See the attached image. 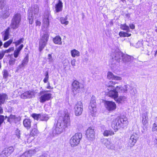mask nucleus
Masks as SVG:
<instances>
[{
  "mask_svg": "<svg viewBox=\"0 0 157 157\" xmlns=\"http://www.w3.org/2000/svg\"><path fill=\"white\" fill-rule=\"evenodd\" d=\"M70 120L69 114L65 113L60 117L59 120L55 125L53 128V134H60L61 133L65 128L70 125Z\"/></svg>",
  "mask_w": 157,
  "mask_h": 157,
  "instance_id": "f257e3e1",
  "label": "nucleus"
},
{
  "mask_svg": "<svg viewBox=\"0 0 157 157\" xmlns=\"http://www.w3.org/2000/svg\"><path fill=\"white\" fill-rule=\"evenodd\" d=\"M116 84L115 82L110 81L107 83L106 85L109 88H108V95L109 96L113 98L115 100L118 96V93H126L128 91L127 88L128 86L124 85L123 87L121 86H117L115 89H114L113 85Z\"/></svg>",
  "mask_w": 157,
  "mask_h": 157,
  "instance_id": "f03ea898",
  "label": "nucleus"
},
{
  "mask_svg": "<svg viewBox=\"0 0 157 157\" xmlns=\"http://www.w3.org/2000/svg\"><path fill=\"white\" fill-rule=\"evenodd\" d=\"M101 142L109 149L114 150L117 146L119 145L120 141L119 140L113 141L108 139H103L101 140Z\"/></svg>",
  "mask_w": 157,
  "mask_h": 157,
  "instance_id": "7ed1b4c3",
  "label": "nucleus"
},
{
  "mask_svg": "<svg viewBox=\"0 0 157 157\" xmlns=\"http://www.w3.org/2000/svg\"><path fill=\"white\" fill-rule=\"evenodd\" d=\"M39 11V7L37 5H34L33 7L29 10L28 18L29 20V22L30 24H32L33 23V13L35 17H36L38 16Z\"/></svg>",
  "mask_w": 157,
  "mask_h": 157,
  "instance_id": "20e7f679",
  "label": "nucleus"
},
{
  "mask_svg": "<svg viewBox=\"0 0 157 157\" xmlns=\"http://www.w3.org/2000/svg\"><path fill=\"white\" fill-rule=\"evenodd\" d=\"M21 20V16L20 13L15 14L12 19L10 27L13 29H16L19 26Z\"/></svg>",
  "mask_w": 157,
  "mask_h": 157,
  "instance_id": "39448f33",
  "label": "nucleus"
},
{
  "mask_svg": "<svg viewBox=\"0 0 157 157\" xmlns=\"http://www.w3.org/2000/svg\"><path fill=\"white\" fill-rule=\"evenodd\" d=\"M82 137V134L80 133H76L72 136L70 140V143L71 146L74 147L78 145Z\"/></svg>",
  "mask_w": 157,
  "mask_h": 157,
  "instance_id": "423d86ee",
  "label": "nucleus"
},
{
  "mask_svg": "<svg viewBox=\"0 0 157 157\" xmlns=\"http://www.w3.org/2000/svg\"><path fill=\"white\" fill-rule=\"evenodd\" d=\"M39 94L40 96V101L42 103L49 100L52 98V94H51L46 93L45 91H40Z\"/></svg>",
  "mask_w": 157,
  "mask_h": 157,
  "instance_id": "0eeeda50",
  "label": "nucleus"
},
{
  "mask_svg": "<svg viewBox=\"0 0 157 157\" xmlns=\"http://www.w3.org/2000/svg\"><path fill=\"white\" fill-rule=\"evenodd\" d=\"M49 35L47 33L44 34L40 38L39 44V49L41 52L46 46L48 40Z\"/></svg>",
  "mask_w": 157,
  "mask_h": 157,
  "instance_id": "6e6552de",
  "label": "nucleus"
},
{
  "mask_svg": "<svg viewBox=\"0 0 157 157\" xmlns=\"http://www.w3.org/2000/svg\"><path fill=\"white\" fill-rule=\"evenodd\" d=\"M133 56L123 54L122 60H121L122 65L124 67H126L129 65L130 62L133 60Z\"/></svg>",
  "mask_w": 157,
  "mask_h": 157,
  "instance_id": "1a4fd4ad",
  "label": "nucleus"
},
{
  "mask_svg": "<svg viewBox=\"0 0 157 157\" xmlns=\"http://www.w3.org/2000/svg\"><path fill=\"white\" fill-rule=\"evenodd\" d=\"M75 115L76 116L80 115L83 111V104L81 101L77 102L74 107Z\"/></svg>",
  "mask_w": 157,
  "mask_h": 157,
  "instance_id": "9d476101",
  "label": "nucleus"
},
{
  "mask_svg": "<svg viewBox=\"0 0 157 157\" xmlns=\"http://www.w3.org/2000/svg\"><path fill=\"white\" fill-rule=\"evenodd\" d=\"M89 108L90 112L91 113L93 114L96 112L97 111L96 103L95 96H92L91 97Z\"/></svg>",
  "mask_w": 157,
  "mask_h": 157,
  "instance_id": "9b49d317",
  "label": "nucleus"
},
{
  "mask_svg": "<svg viewBox=\"0 0 157 157\" xmlns=\"http://www.w3.org/2000/svg\"><path fill=\"white\" fill-rule=\"evenodd\" d=\"M14 148L13 147L5 148L2 151L0 157H7L10 155L14 151Z\"/></svg>",
  "mask_w": 157,
  "mask_h": 157,
  "instance_id": "f8f14e48",
  "label": "nucleus"
},
{
  "mask_svg": "<svg viewBox=\"0 0 157 157\" xmlns=\"http://www.w3.org/2000/svg\"><path fill=\"white\" fill-rule=\"evenodd\" d=\"M138 138V135L136 133H133L131 136L128 143V147H133Z\"/></svg>",
  "mask_w": 157,
  "mask_h": 157,
  "instance_id": "ddd939ff",
  "label": "nucleus"
},
{
  "mask_svg": "<svg viewBox=\"0 0 157 157\" xmlns=\"http://www.w3.org/2000/svg\"><path fill=\"white\" fill-rule=\"evenodd\" d=\"M73 89V92L74 90L79 92L81 90H82L84 88V86L82 83H79L78 82L75 80L72 83Z\"/></svg>",
  "mask_w": 157,
  "mask_h": 157,
  "instance_id": "4468645a",
  "label": "nucleus"
},
{
  "mask_svg": "<svg viewBox=\"0 0 157 157\" xmlns=\"http://www.w3.org/2000/svg\"><path fill=\"white\" fill-rule=\"evenodd\" d=\"M106 108L109 111H113L116 109V105L112 101H106L105 102Z\"/></svg>",
  "mask_w": 157,
  "mask_h": 157,
  "instance_id": "2eb2a0df",
  "label": "nucleus"
},
{
  "mask_svg": "<svg viewBox=\"0 0 157 157\" xmlns=\"http://www.w3.org/2000/svg\"><path fill=\"white\" fill-rule=\"evenodd\" d=\"M86 135L89 140H93L94 138V129L91 128H89L86 131Z\"/></svg>",
  "mask_w": 157,
  "mask_h": 157,
  "instance_id": "dca6fc26",
  "label": "nucleus"
},
{
  "mask_svg": "<svg viewBox=\"0 0 157 157\" xmlns=\"http://www.w3.org/2000/svg\"><path fill=\"white\" fill-rule=\"evenodd\" d=\"M123 55V54L121 52H116L113 54V59L118 62H121Z\"/></svg>",
  "mask_w": 157,
  "mask_h": 157,
  "instance_id": "f3484780",
  "label": "nucleus"
},
{
  "mask_svg": "<svg viewBox=\"0 0 157 157\" xmlns=\"http://www.w3.org/2000/svg\"><path fill=\"white\" fill-rule=\"evenodd\" d=\"M33 95V91L29 90L26 91L22 94L21 95V97L23 99L30 98H32Z\"/></svg>",
  "mask_w": 157,
  "mask_h": 157,
  "instance_id": "a211bd4d",
  "label": "nucleus"
},
{
  "mask_svg": "<svg viewBox=\"0 0 157 157\" xmlns=\"http://www.w3.org/2000/svg\"><path fill=\"white\" fill-rule=\"evenodd\" d=\"M119 117H117L115 120L113 121L112 124V127L116 130L118 129L121 126V124L119 122Z\"/></svg>",
  "mask_w": 157,
  "mask_h": 157,
  "instance_id": "6ab92c4d",
  "label": "nucleus"
},
{
  "mask_svg": "<svg viewBox=\"0 0 157 157\" xmlns=\"http://www.w3.org/2000/svg\"><path fill=\"white\" fill-rule=\"evenodd\" d=\"M36 152V149L30 150L25 151L20 156V157H31Z\"/></svg>",
  "mask_w": 157,
  "mask_h": 157,
  "instance_id": "aec40b11",
  "label": "nucleus"
},
{
  "mask_svg": "<svg viewBox=\"0 0 157 157\" xmlns=\"http://www.w3.org/2000/svg\"><path fill=\"white\" fill-rule=\"evenodd\" d=\"M63 7V3L60 0H59L58 3H56L55 6V12L59 13L62 11Z\"/></svg>",
  "mask_w": 157,
  "mask_h": 157,
  "instance_id": "412c9836",
  "label": "nucleus"
},
{
  "mask_svg": "<svg viewBox=\"0 0 157 157\" xmlns=\"http://www.w3.org/2000/svg\"><path fill=\"white\" fill-rule=\"evenodd\" d=\"M107 78L109 79H112L117 80H121V78L120 77L114 75L112 72H108L107 73Z\"/></svg>",
  "mask_w": 157,
  "mask_h": 157,
  "instance_id": "4be33fe9",
  "label": "nucleus"
},
{
  "mask_svg": "<svg viewBox=\"0 0 157 157\" xmlns=\"http://www.w3.org/2000/svg\"><path fill=\"white\" fill-rule=\"evenodd\" d=\"M31 121L29 119H25L23 121L24 126L27 129H29L31 126Z\"/></svg>",
  "mask_w": 157,
  "mask_h": 157,
  "instance_id": "5701e85b",
  "label": "nucleus"
},
{
  "mask_svg": "<svg viewBox=\"0 0 157 157\" xmlns=\"http://www.w3.org/2000/svg\"><path fill=\"white\" fill-rule=\"evenodd\" d=\"M29 61V56L27 55L24 58L23 60L22 61V63L19 65L18 67V69L24 67L26 65Z\"/></svg>",
  "mask_w": 157,
  "mask_h": 157,
  "instance_id": "b1692460",
  "label": "nucleus"
},
{
  "mask_svg": "<svg viewBox=\"0 0 157 157\" xmlns=\"http://www.w3.org/2000/svg\"><path fill=\"white\" fill-rule=\"evenodd\" d=\"M7 98V95L6 94L3 93L0 94V105H2L4 103Z\"/></svg>",
  "mask_w": 157,
  "mask_h": 157,
  "instance_id": "393cba45",
  "label": "nucleus"
},
{
  "mask_svg": "<svg viewBox=\"0 0 157 157\" xmlns=\"http://www.w3.org/2000/svg\"><path fill=\"white\" fill-rule=\"evenodd\" d=\"M9 28H8L6 30L2 33V36L4 40H6L9 38Z\"/></svg>",
  "mask_w": 157,
  "mask_h": 157,
  "instance_id": "a878e982",
  "label": "nucleus"
},
{
  "mask_svg": "<svg viewBox=\"0 0 157 157\" xmlns=\"http://www.w3.org/2000/svg\"><path fill=\"white\" fill-rule=\"evenodd\" d=\"M126 97L125 96H120L118 98L115 99V101L118 103H122L124 101H126Z\"/></svg>",
  "mask_w": 157,
  "mask_h": 157,
  "instance_id": "bb28decb",
  "label": "nucleus"
},
{
  "mask_svg": "<svg viewBox=\"0 0 157 157\" xmlns=\"http://www.w3.org/2000/svg\"><path fill=\"white\" fill-rule=\"evenodd\" d=\"M142 123L144 125H145L148 122L147 119L148 118L147 113H144L142 115Z\"/></svg>",
  "mask_w": 157,
  "mask_h": 157,
  "instance_id": "cd10ccee",
  "label": "nucleus"
},
{
  "mask_svg": "<svg viewBox=\"0 0 157 157\" xmlns=\"http://www.w3.org/2000/svg\"><path fill=\"white\" fill-rule=\"evenodd\" d=\"M61 38L59 36H57L53 39V42L55 44H61Z\"/></svg>",
  "mask_w": 157,
  "mask_h": 157,
  "instance_id": "c85d7f7f",
  "label": "nucleus"
},
{
  "mask_svg": "<svg viewBox=\"0 0 157 157\" xmlns=\"http://www.w3.org/2000/svg\"><path fill=\"white\" fill-rule=\"evenodd\" d=\"M15 121L16 120L19 121V118L18 117H16L15 115L11 114L8 117L7 121L8 122L10 123L13 121Z\"/></svg>",
  "mask_w": 157,
  "mask_h": 157,
  "instance_id": "c756f323",
  "label": "nucleus"
},
{
  "mask_svg": "<svg viewBox=\"0 0 157 157\" xmlns=\"http://www.w3.org/2000/svg\"><path fill=\"white\" fill-rule=\"evenodd\" d=\"M37 125L36 124H35L34 126V127L32 128V131H31L30 135L32 136H34L36 135L38 133V131L37 129L36 128Z\"/></svg>",
  "mask_w": 157,
  "mask_h": 157,
  "instance_id": "7c9ffc66",
  "label": "nucleus"
},
{
  "mask_svg": "<svg viewBox=\"0 0 157 157\" xmlns=\"http://www.w3.org/2000/svg\"><path fill=\"white\" fill-rule=\"evenodd\" d=\"M119 122H120L121 125L122 124L124 125L125 126L128 124V121L126 117H119Z\"/></svg>",
  "mask_w": 157,
  "mask_h": 157,
  "instance_id": "2f4dec72",
  "label": "nucleus"
},
{
  "mask_svg": "<svg viewBox=\"0 0 157 157\" xmlns=\"http://www.w3.org/2000/svg\"><path fill=\"white\" fill-rule=\"evenodd\" d=\"M48 18L49 16L47 15L46 16H44V18L43 20V23L45 25V26L46 28L48 27L49 24Z\"/></svg>",
  "mask_w": 157,
  "mask_h": 157,
  "instance_id": "473e14b6",
  "label": "nucleus"
},
{
  "mask_svg": "<svg viewBox=\"0 0 157 157\" xmlns=\"http://www.w3.org/2000/svg\"><path fill=\"white\" fill-rule=\"evenodd\" d=\"M103 134L105 136H108L113 135L114 133L112 130H106L104 131Z\"/></svg>",
  "mask_w": 157,
  "mask_h": 157,
  "instance_id": "72a5a7b5",
  "label": "nucleus"
},
{
  "mask_svg": "<svg viewBox=\"0 0 157 157\" xmlns=\"http://www.w3.org/2000/svg\"><path fill=\"white\" fill-rule=\"evenodd\" d=\"M71 56L73 57H75L76 56H78L80 55L79 52L75 49L71 51Z\"/></svg>",
  "mask_w": 157,
  "mask_h": 157,
  "instance_id": "f704fd0d",
  "label": "nucleus"
},
{
  "mask_svg": "<svg viewBox=\"0 0 157 157\" xmlns=\"http://www.w3.org/2000/svg\"><path fill=\"white\" fill-rule=\"evenodd\" d=\"M121 28L123 30H125L127 32H130L129 27L126 24H121Z\"/></svg>",
  "mask_w": 157,
  "mask_h": 157,
  "instance_id": "c9c22d12",
  "label": "nucleus"
},
{
  "mask_svg": "<svg viewBox=\"0 0 157 157\" xmlns=\"http://www.w3.org/2000/svg\"><path fill=\"white\" fill-rule=\"evenodd\" d=\"M119 35L120 37H128L130 36L131 35L130 33H128L122 31L120 32Z\"/></svg>",
  "mask_w": 157,
  "mask_h": 157,
  "instance_id": "e433bc0d",
  "label": "nucleus"
},
{
  "mask_svg": "<svg viewBox=\"0 0 157 157\" xmlns=\"http://www.w3.org/2000/svg\"><path fill=\"white\" fill-rule=\"evenodd\" d=\"M49 118L48 115L46 114H40V120L43 121H47Z\"/></svg>",
  "mask_w": 157,
  "mask_h": 157,
  "instance_id": "4c0bfd02",
  "label": "nucleus"
},
{
  "mask_svg": "<svg viewBox=\"0 0 157 157\" xmlns=\"http://www.w3.org/2000/svg\"><path fill=\"white\" fill-rule=\"evenodd\" d=\"M67 17H61L60 18V22L61 24H64L65 25H67L68 24L69 22L67 21Z\"/></svg>",
  "mask_w": 157,
  "mask_h": 157,
  "instance_id": "58836bf2",
  "label": "nucleus"
},
{
  "mask_svg": "<svg viewBox=\"0 0 157 157\" xmlns=\"http://www.w3.org/2000/svg\"><path fill=\"white\" fill-rule=\"evenodd\" d=\"M16 61V59L12 57H10V60L9 61V65L12 66L14 65Z\"/></svg>",
  "mask_w": 157,
  "mask_h": 157,
  "instance_id": "ea45409f",
  "label": "nucleus"
},
{
  "mask_svg": "<svg viewBox=\"0 0 157 157\" xmlns=\"http://www.w3.org/2000/svg\"><path fill=\"white\" fill-rule=\"evenodd\" d=\"M32 117L35 119L38 120L40 119V114L36 113H33L32 115Z\"/></svg>",
  "mask_w": 157,
  "mask_h": 157,
  "instance_id": "a19ab883",
  "label": "nucleus"
},
{
  "mask_svg": "<svg viewBox=\"0 0 157 157\" xmlns=\"http://www.w3.org/2000/svg\"><path fill=\"white\" fill-rule=\"evenodd\" d=\"M3 78L6 79L8 76L9 73L7 70H4L2 72Z\"/></svg>",
  "mask_w": 157,
  "mask_h": 157,
  "instance_id": "79ce46f5",
  "label": "nucleus"
},
{
  "mask_svg": "<svg viewBox=\"0 0 157 157\" xmlns=\"http://www.w3.org/2000/svg\"><path fill=\"white\" fill-rule=\"evenodd\" d=\"M12 39H10L9 40L6 42L4 43L3 45V46L5 48H6L8 47L12 42Z\"/></svg>",
  "mask_w": 157,
  "mask_h": 157,
  "instance_id": "37998d69",
  "label": "nucleus"
},
{
  "mask_svg": "<svg viewBox=\"0 0 157 157\" xmlns=\"http://www.w3.org/2000/svg\"><path fill=\"white\" fill-rule=\"evenodd\" d=\"M24 40V38H21L17 40V41L13 42V43L15 44L16 46H17L21 44V43H22Z\"/></svg>",
  "mask_w": 157,
  "mask_h": 157,
  "instance_id": "c03bdc74",
  "label": "nucleus"
},
{
  "mask_svg": "<svg viewBox=\"0 0 157 157\" xmlns=\"http://www.w3.org/2000/svg\"><path fill=\"white\" fill-rule=\"evenodd\" d=\"M127 86H128V85H127ZM129 86H128V88H127V89L128 90V89H129V88H131L130 89V94H131L134 95H135L136 94V89L134 88H132L131 87H130Z\"/></svg>",
  "mask_w": 157,
  "mask_h": 157,
  "instance_id": "a18cd8bd",
  "label": "nucleus"
},
{
  "mask_svg": "<svg viewBox=\"0 0 157 157\" xmlns=\"http://www.w3.org/2000/svg\"><path fill=\"white\" fill-rule=\"evenodd\" d=\"M14 50V48L13 47H10L9 49L6 50L5 51H2L4 54L5 53H8L10 52L11 51H13Z\"/></svg>",
  "mask_w": 157,
  "mask_h": 157,
  "instance_id": "49530a36",
  "label": "nucleus"
},
{
  "mask_svg": "<svg viewBox=\"0 0 157 157\" xmlns=\"http://www.w3.org/2000/svg\"><path fill=\"white\" fill-rule=\"evenodd\" d=\"M152 131H157V122H155L153 124Z\"/></svg>",
  "mask_w": 157,
  "mask_h": 157,
  "instance_id": "de8ad7c7",
  "label": "nucleus"
},
{
  "mask_svg": "<svg viewBox=\"0 0 157 157\" xmlns=\"http://www.w3.org/2000/svg\"><path fill=\"white\" fill-rule=\"evenodd\" d=\"M3 17L4 18H7V17L9 15V14L8 13V11L7 10H5L4 12H3Z\"/></svg>",
  "mask_w": 157,
  "mask_h": 157,
  "instance_id": "09e8293b",
  "label": "nucleus"
},
{
  "mask_svg": "<svg viewBox=\"0 0 157 157\" xmlns=\"http://www.w3.org/2000/svg\"><path fill=\"white\" fill-rule=\"evenodd\" d=\"M4 120V116L2 115H0V127H1V125L3 122Z\"/></svg>",
  "mask_w": 157,
  "mask_h": 157,
  "instance_id": "8fccbe9b",
  "label": "nucleus"
},
{
  "mask_svg": "<svg viewBox=\"0 0 157 157\" xmlns=\"http://www.w3.org/2000/svg\"><path fill=\"white\" fill-rule=\"evenodd\" d=\"M20 131L18 129H17L16 132V135L18 138L20 139Z\"/></svg>",
  "mask_w": 157,
  "mask_h": 157,
  "instance_id": "3c124183",
  "label": "nucleus"
},
{
  "mask_svg": "<svg viewBox=\"0 0 157 157\" xmlns=\"http://www.w3.org/2000/svg\"><path fill=\"white\" fill-rule=\"evenodd\" d=\"M19 53L20 52L17 51L16 50H15L13 54L14 57L15 58H17L18 56Z\"/></svg>",
  "mask_w": 157,
  "mask_h": 157,
  "instance_id": "603ef678",
  "label": "nucleus"
},
{
  "mask_svg": "<svg viewBox=\"0 0 157 157\" xmlns=\"http://www.w3.org/2000/svg\"><path fill=\"white\" fill-rule=\"evenodd\" d=\"M4 5V0H0V9H2Z\"/></svg>",
  "mask_w": 157,
  "mask_h": 157,
  "instance_id": "864d4df0",
  "label": "nucleus"
},
{
  "mask_svg": "<svg viewBox=\"0 0 157 157\" xmlns=\"http://www.w3.org/2000/svg\"><path fill=\"white\" fill-rule=\"evenodd\" d=\"M24 47V45L23 44H21L18 48L16 49V50L20 52L21 50Z\"/></svg>",
  "mask_w": 157,
  "mask_h": 157,
  "instance_id": "5fc2aeb1",
  "label": "nucleus"
},
{
  "mask_svg": "<svg viewBox=\"0 0 157 157\" xmlns=\"http://www.w3.org/2000/svg\"><path fill=\"white\" fill-rule=\"evenodd\" d=\"M48 59L49 62H52L53 59L52 58V55L51 54H49L48 55Z\"/></svg>",
  "mask_w": 157,
  "mask_h": 157,
  "instance_id": "6e6d98bb",
  "label": "nucleus"
},
{
  "mask_svg": "<svg viewBox=\"0 0 157 157\" xmlns=\"http://www.w3.org/2000/svg\"><path fill=\"white\" fill-rule=\"evenodd\" d=\"M4 55L5 54L2 51L0 52V60L3 58Z\"/></svg>",
  "mask_w": 157,
  "mask_h": 157,
  "instance_id": "4d7b16f0",
  "label": "nucleus"
},
{
  "mask_svg": "<svg viewBox=\"0 0 157 157\" xmlns=\"http://www.w3.org/2000/svg\"><path fill=\"white\" fill-rule=\"evenodd\" d=\"M75 59H73L71 61V64L73 66H75Z\"/></svg>",
  "mask_w": 157,
  "mask_h": 157,
  "instance_id": "13d9d810",
  "label": "nucleus"
},
{
  "mask_svg": "<svg viewBox=\"0 0 157 157\" xmlns=\"http://www.w3.org/2000/svg\"><path fill=\"white\" fill-rule=\"evenodd\" d=\"M129 27L130 28L132 29H134L135 28V25L132 24L129 25Z\"/></svg>",
  "mask_w": 157,
  "mask_h": 157,
  "instance_id": "bf43d9fd",
  "label": "nucleus"
},
{
  "mask_svg": "<svg viewBox=\"0 0 157 157\" xmlns=\"http://www.w3.org/2000/svg\"><path fill=\"white\" fill-rule=\"evenodd\" d=\"M136 44L138 45L136 46V47L138 48L141 46L142 45V43L141 42L139 41L137 42Z\"/></svg>",
  "mask_w": 157,
  "mask_h": 157,
  "instance_id": "052dcab7",
  "label": "nucleus"
},
{
  "mask_svg": "<svg viewBox=\"0 0 157 157\" xmlns=\"http://www.w3.org/2000/svg\"><path fill=\"white\" fill-rule=\"evenodd\" d=\"M3 113V109L2 107V105H0V113L2 114Z\"/></svg>",
  "mask_w": 157,
  "mask_h": 157,
  "instance_id": "680f3d73",
  "label": "nucleus"
},
{
  "mask_svg": "<svg viewBox=\"0 0 157 157\" xmlns=\"http://www.w3.org/2000/svg\"><path fill=\"white\" fill-rule=\"evenodd\" d=\"M48 78H47V77H45L43 80L44 82V83H46L48 82Z\"/></svg>",
  "mask_w": 157,
  "mask_h": 157,
  "instance_id": "e2e57ef3",
  "label": "nucleus"
},
{
  "mask_svg": "<svg viewBox=\"0 0 157 157\" xmlns=\"http://www.w3.org/2000/svg\"><path fill=\"white\" fill-rule=\"evenodd\" d=\"M36 26H40L41 25V22L40 21H37L36 22Z\"/></svg>",
  "mask_w": 157,
  "mask_h": 157,
  "instance_id": "0e129e2a",
  "label": "nucleus"
},
{
  "mask_svg": "<svg viewBox=\"0 0 157 157\" xmlns=\"http://www.w3.org/2000/svg\"><path fill=\"white\" fill-rule=\"evenodd\" d=\"M44 75H45V77L49 78L48 72V71H46L45 72Z\"/></svg>",
  "mask_w": 157,
  "mask_h": 157,
  "instance_id": "69168bd1",
  "label": "nucleus"
},
{
  "mask_svg": "<svg viewBox=\"0 0 157 157\" xmlns=\"http://www.w3.org/2000/svg\"><path fill=\"white\" fill-rule=\"evenodd\" d=\"M154 144L157 147V138H155L154 141Z\"/></svg>",
  "mask_w": 157,
  "mask_h": 157,
  "instance_id": "338daca9",
  "label": "nucleus"
},
{
  "mask_svg": "<svg viewBox=\"0 0 157 157\" xmlns=\"http://www.w3.org/2000/svg\"><path fill=\"white\" fill-rule=\"evenodd\" d=\"M89 60V58L88 57H85L84 59V61L87 62Z\"/></svg>",
  "mask_w": 157,
  "mask_h": 157,
  "instance_id": "774afa93",
  "label": "nucleus"
}]
</instances>
